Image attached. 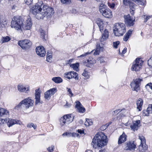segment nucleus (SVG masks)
Segmentation results:
<instances>
[{
  "label": "nucleus",
  "instance_id": "obj_1",
  "mask_svg": "<svg viewBox=\"0 0 152 152\" xmlns=\"http://www.w3.org/2000/svg\"><path fill=\"white\" fill-rule=\"evenodd\" d=\"M30 11L34 15H35L36 18L38 19H43L44 17H50L51 15L54 13V10L52 7H49L47 5H44L42 8L38 3L36 4L34 6L31 8Z\"/></svg>",
  "mask_w": 152,
  "mask_h": 152
},
{
  "label": "nucleus",
  "instance_id": "obj_2",
  "mask_svg": "<svg viewBox=\"0 0 152 152\" xmlns=\"http://www.w3.org/2000/svg\"><path fill=\"white\" fill-rule=\"evenodd\" d=\"M108 142L107 136L103 133L98 132L94 137L91 143L93 148L102 147L106 145Z\"/></svg>",
  "mask_w": 152,
  "mask_h": 152
},
{
  "label": "nucleus",
  "instance_id": "obj_3",
  "mask_svg": "<svg viewBox=\"0 0 152 152\" xmlns=\"http://www.w3.org/2000/svg\"><path fill=\"white\" fill-rule=\"evenodd\" d=\"M113 31L115 36H122L126 31V26L123 23H116L114 25Z\"/></svg>",
  "mask_w": 152,
  "mask_h": 152
},
{
  "label": "nucleus",
  "instance_id": "obj_4",
  "mask_svg": "<svg viewBox=\"0 0 152 152\" xmlns=\"http://www.w3.org/2000/svg\"><path fill=\"white\" fill-rule=\"evenodd\" d=\"M24 21V19L20 16L14 17L11 22V28L17 30L21 29Z\"/></svg>",
  "mask_w": 152,
  "mask_h": 152
},
{
  "label": "nucleus",
  "instance_id": "obj_5",
  "mask_svg": "<svg viewBox=\"0 0 152 152\" xmlns=\"http://www.w3.org/2000/svg\"><path fill=\"white\" fill-rule=\"evenodd\" d=\"M34 101L29 97L27 98L20 102L15 107V109L18 110L21 108H24L26 109L28 108L33 106Z\"/></svg>",
  "mask_w": 152,
  "mask_h": 152
},
{
  "label": "nucleus",
  "instance_id": "obj_6",
  "mask_svg": "<svg viewBox=\"0 0 152 152\" xmlns=\"http://www.w3.org/2000/svg\"><path fill=\"white\" fill-rule=\"evenodd\" d=\"M99 10L102 15L106 18H110L112 17L111 10L102 2L99 4Z\"/></svg>",
  "mask_w": 152,
  "mask_h": 152
},
{
  "label": "nucleus",
  "instance_id": "obj_7",
  "mask_svg": "<svg viewBox=\"0 0 152 152\" xmlns=\"http://www.w3.org/2000/svg\"><path fill=\"white\" fill-rule=\"evenodd\" d=\"M18 44L22 49L27 50L31 47L32 44L29 40L25 39L19 41Z\"/></svg>",
  "mask_w": 152,
  "mask_h": 152
},
{
  "label": "nucleus",
  "instance_id": "obj_8",
  "mask_svg": "<svg viewBox=\"0 0 152 152\" xmlns=\"http://www.w3.org/2000/svg\"><path fill=\"white\" fill-rule=\"evenodd\" d=\"M143 63V61L141 58H137L132 66L131 69L133 71H139L141 69Z\"/></svg>",
  "mask_w": 152,
  "mask_h": 152
},
{
  "label": "nucleus",
  "instance_id": "obj_9",
  "mask_svg": "<svg viewBox=\"0 0 152 152\" xmlns=\"http://www.w3.org/2000/svg\"><path fill=\"white\" fill-rule=\"evenodd\" d=\"M139 138L141 141L140 145L139 146V151L140 152H145L148 149L147 145L145 143V139L144 137L141 135H139Z\"/></svg>",
  "mask_w": 152,
  "mask_h": 152
},
{
  "label": "nucleus",
  "instance_id": "obj_10",
  "mask_svg": "<svg viewBox=\"0 0 152 152\" xmlns=\"http://www.w3.org/2000/svg\"><path fill=\"white\" fill-rule=\"evenodd\" d=\"M73 120V118L69 115H64L61 117L60 120V124L61 126L64 125L68 124L71 123Z\"/></svg>",
  "mask_w": 152,
  "mask_h": 152
},
{
  "label": "nucleus",
  "instance_id": "obj_11",
  "mask_svg": "<svg viewBox=\"0 0 152 152\" xmlns=\"http://www.w3.org/2000/svg\"><path fill=\"white\" fill-rule=\"evenodd\" d=\"M123 2V4L126 6L129 5L130 9V12L132 15H134L137 5L131 1V0H124Z\"/></svg>",
  "mask_w": 152,
  "mask_h": 152
},
{
  "label": "nucleus",
  "instance_id": "obj_12",
  "mask_svg": "<svg viewBox=\"0 0 152 152\" xmlns=\"http://www.w3.org/2000/svg\"><path fill=\"white\" fill-rule=\"evenodd\" d=\"M142 80L140 78L136 79L133 82H131L130 84L133 91L137 92L140 89V83Z\"/></svg>",
  "mask_w": 152,
  "mask_h": 152
},
{
  "label": "nucleus",
  "instance_id": "obj_13",
  "mask_svg": "<svg viewBox=\"0 0 152 152\" xmlns=\"http://www.w3.org/2000/svg\"><path fill=\"white\" fill-rule=\"evenodd\" d=\"M124 18L126 24L129 26H133L134 24V22L135 21V19H133L129 14L125 15Z\"/></svg>",
  "mask_w": 152,
  "mask_h": 152
},
{
  "label": "nucleus",
  "instance_id": "obj_14",
  "mask_svg": "<svg viewBox=\"0 0 152 152\" xmlns=\"http://www.w3.org/2000/svg\"><path fill=\"white\" fill-rule=\"evenodd\" d=\"M134 141L127 142L126 144L125 149L126 150L132 151L134 150L136 145L134 143Z\"/></svg>",
  "mask_w": 152,
  "mask_h": 152
},
{
  "label": "nucleus",
  "instance_id": "obj_15",
  "mask_svg": "<svg viewBox=\"0 0 152 152\" xmlns=\"http://www.w3.org/2000/svg\"><path fill=\"white\" fill-rule=\"evenodd\" d=\"M37 54L41 57L44 56L46 54V51H45L44 48L42 46H39L37 47L36 49Z\"/></svg>",
  "mask_w": 152,
  "mask_h": 152
},
{
  "label": "nucleus",
  "instance_id": "obj_16",
  "mask_svg": "<svg viewBox=\"0 0 152 152\" xmlns=\"http://www.w3.org/2000/svg\"><path fill=\"white\" fill-rule=\"evenodd\" d=\"M32 25L31 19L30 18H28L26 20L25 23L23 24L22 25V28L25 30H29L30 29Z\"/></svg>",
  "mask_w": 152,
  "mask_h": 152
},
{
  "label": "nucleus",
  "instance_id": "obj_17",
  "mask_svg": "<svg viewBox=\"0 0 152 152\" xmlns=\"http://www.w3.org/2000/svg\"><path fill=\"white\" fill-rule=\"evenodd\" d=\"M7 120V123L8 126L9 127L15 124L20 125L21 124V122L20 121L17 119H12L9 118Z\"/></svg>",
  "mask_w": 152,
  "mask_h": 152
},
{
  "label": "nucleus",
  "instance_id": "obj_18",
  "mask_svg": "<svg viewBox=\"0 0 152 152\" xmlns=\"http://www.w3.org/2000/svg\"><path fill=\"white\" fill-rule=\"evenodd\" d=\"M76 107L77 108V111L78 112L82 113H83L85 111V109L83 107L80 102L77 101L76 102Z\"/></svg>",
  "mask_w": 152,
  "mask_h": 152
},
{
  "label": "nucleus",
  "instance_id": "obj_19",
  "mask_svg": "<svg viewBox=\"0 0 152 152\" xmlns=\"http://www.w3.org/2000/svg\"><path fill=\"white\" fill-rule=\"evenodd\" d=\"M140 120L134 121L132 124H131L130 126L131 129L134 131L137 130L139 127L140 126Z\"/></svg>",
  "mask_w": 152,
  "mask_h": 152
},
{
  "label": "nucleus",
  "instance_id": "obj_20",
  "mask_svg": "<svg viewBox=\"0 0 152 152\" xmlns=\"http://www.w3.org/2000/svg\"><path fill=\"white\" fill-rule=\"evenodd\" d=\"M40 93L39 89H37L35 90V104H37L39 103H40Z\"/></svg>",
  "mask_w": 152,
  "mask_h": 152
},
{
  "label": "nucleus",
  "instance_id": "obj_21",
  "mask_svg": "<svg viewBox=\"0 0 152 152\" xmlns=\"http://www.w3.org/2000/svg\"><path fill=\"white\" fill-rule=\"evenodd\" d=\"M126 138L127 136L124 133H123L118 139V144L119 145L125 142L126 140Z\"/></svg>",
  "mask_w": 152,
  "mask_h": 152
},
{
  "label": "nucleus",
  "instance_id": "obj_22",
  "mask_svg": "<svg viewBox=\"0 0 152 152\" xmlns=\"http://www.w3.org/2000/svg\"><path fill=\"white\" fill-rule=\"evenodd\" d=\"M109 33L106 29H105L102 33V37L100 39V41L102 42L106 39L108 37Z\"/></svg>",
  "mask_w": 152,
  "mask_h": 152
},
{
  "label": "nucleus",
  "instance_id": "obj_23",
  "mask_svg": "<svg viewBox=\"0 0 152 152\" xmlns=\"http://www.w3.org/2000/svg\"><path fill=\"white\" fill-rule=\"evenodd\" d=\"M18 90L21 92L25 91L26 93H28V91H29V88H26L24 86L22 85H18Z\"/></svg>",
  "mask_w": 152,
  "mask_h": 152
},
{
  "label": "nucleus",
  "instance_id": "obj_24",
  "mask_svg": "<svg viewBox=\"0 0 152 152\" xmlns=\"http://www.w3.org/2000/svg\"><path fill=\"white\" fill-rule=\"evenodd\" d=\"M63 136H66L67 137H75L77 136V137H79L80 136V135L77 133L75 132H72L71 133V132H65L64 133L62 134Z\"/></svg>",
  "mask_w": 152,
  "mask_h": 152
},
{
  "label": "nucleus",
  "instance_id": "obj_25",
  "mask_svg": "<svg viewBox=\"0 0 152 152\" xmlns=\"http://www.w3.org/2000/svg\"><path fill=\"white\" fill-rule=\"evenodd\" d=\"M96 62V61L95 59L92 57H90L87 60V64H86V66L91 67L93 64L95 63Z\"/></svg>",
  "mask_w": 152,
  "mask_h": 152
},
{
  "label": "nucleus",
  "instance_id": "obj_26",
  "mask_svg": "<svg viewBox=\"0 0 152 152\" xmlns=\"http://www.w3.org/2000/svg\"><path fill=\"white\" fill-rule=\"evenodd\" d=\"M96 23L98 25L100 31L103 30V23L102 19L100 18L97 19L96 20Z\"/></svg>",
  "mask_w": 152,
  "mask_h": 152
},
{
  "label": "nucleus",
  "instance_id": "obj_27",
  "mask_svg": "<svg viewBox=\"0 0 152 152\" xmlns=\"http://www.w3.org/2000/svg\"><path fill=\"white\" fill-rule=\"evenodd\" d=\"M132 31V29H130L126 33V34L124 36L123 38V40L124 41H127L128 40V39L129 37L130 36H131Z\"/></svg>",
  "mask_w": 152,
  "mask_h": 152
},
{
  "label": "nucleus",
  "instance_id": "obj_28",
  "mask_svg": "<svg viewBox=\"0 0 152 152\" xmlns=\"http://www.w3.org/2000/svg\"><path fill=\"white\" fill-rule=\"evenodd\" d=\"M143 102L141 99H139L137 101V108L138 109L139 111H140L142 110V106L143 104Z\"/></svg>",
  "mask_w": 152,
  "mask_h": 152
},
{
  "label": "nucleus",
  "instance_id": "obj_29",
  "mask_svg": "<svg viewBox=\"0 0 152 152\" xmlns=\"http://www.w3.org/2000/svg\"><path fill=\"white\" fill-rule=\"evenodd\" d=\"M9 111L5 109L0 107V117L4 115L9 114Z\"/></svg>",
  "mask_w": 152,
  "mask_h": 152
},
{
  "label": "nucleus",
  "instance_id": "obj_30",
  "mask_svg": "<svg viewBox=\"0 0 152 152\" xmlns=\"http://www.w3.org/2000/svg\"><path fill=\"white\" fill-rule=\"evenodd\" d=\"M52 80L57 83H59L62 82V80L60 77H55L52 78Z\"/></svg>",
  "mask_w": 152,
  "mask_h": 152
},
{
  "label": "nucleus",
  "instance_id": "obj_31",
  "mask_svg": "<svg viewBox=\"0 0 152 152\" xmlns=\"http://www.w3.org/2000/svg\"><path fill=\"white\" fill-rule=\"evenodd\" d=\"M70 66L74 70L76 71H78L79 70L78 67L79 64L78 63L72 64L70 65Z\"/></svg>",
  "mask_w": 152,
  "mask_h": 152
},
{
  "label": "nucleus",
  "instance_id": "obj_32",
  "mask_svg": "<svg viewBox=\"0 0 152 152\" xmlns=\"http://www.w3.org/2000/svg\"><path fill=\"white\" fill-rule=\"evenodd\" d=\"M10 39L11 38L9 36H7L5 37H2L1 39V42L2 43H3L9 41Z\"/></svg>",
  "mask_w": 152,
  "mask_h": 152
},
{
  "label": "nucleus",
  "instance_id": "obj_33",
  "mask_svg": "<svg viewBox=\"0 0 152 152\" xmlns=\"http://www.w3.org/2000/svg\"><path fill=\"white\" fill-rule=\"evenodd\" d=\"M71 73L72 74L71 78H74L76 80H78V79L77 73L73 71H71Z\"/></svg>",
  "mask_w": 152,
  "mask_h": 152
},
{
  "label": "nucleus",
  "instance_id": "obj_34",
  "mask_svg": "<svg viewBox=\"0 0 152 152\" xmlns=\"http://www.w3.org/2000/svg\"><path fill=\"white\" fill-rule=\"evenodd\" d=\"M52 59V54L47 52V61L48 62H51Z\"/></svg>",
  "mask_w": 152,
  "mask_h": 152
},
{
  "label": "nucleus",
  "instance_id": "obj_35",
  "mask_svg": "<svg viewBox=\"0 0 152 152\" xmlns=\"http://www.w3.org/2000/svg\"><path fill=\"white\" fill-rule=\"evenodd\" d=\"M152 15H142V17L144 19V22H146L150 18H151Z\"/></svg>",
  "mask_w": 152,
  "mask_h": 152
},
{
  "label": "nucleus",
  "instance_id": "obj_36",
  "mask_svg": "<svg viewBox=\"0 0 152 152\" xmlns=\"http://www.w3.org/2000/svg\"><path fill=\"white\" fill-rule=\"evenodd\" d=\"M52 95L50 94L49 91H48L45 93V98L47 99H50Z\"/></svg>",
  "mask_w": 152,
  "mask_h": 152
},
{
  "label": "nucleus",
  "instance_id": "obj_37",
  "mask_svg": "<svg viewBox=\"0 0 152 152\" xmlns=\"http://www.w3.org/2000/svg\"><path fill=\"white\" fill-rule=\"evenodd\" d=\"M37 0H24L25 3L28 5H30L32 4L35 1Z\"/></svg>",
  "mask_w": 152,
  "mask_h": 152
},
{
  "label": "nucleus",
  "instance_id": "obj_38",
  "mask_svg": "<svg viewBox=\"0 0 152 152\" xmlns=\"http://www.w3.org/2000/svg\"><path fill=\"white\" fill-rule=\"evenodd\" d=\"M150 109H148V107L147 108L146 110H145L143 111V114L144 115L148 116L149 115V114L152 113H150Z\"/></svg>",
  "mask_w": 152,
  "mask_h": 152
},
{
  "label": "nucleus",
  "instance_id": "obj_39",
  "mask_svg": "<svg viewBox=\"0 0 152 152\" xmlns=\"http://www.w3.org/2000/svg\"><path fill=\"white\" fill-rule=\"evenodd\" d=\"M71 72L65 73L64 74V76L65 77L69 79H71Z\"/></svg>",
  "mask_w": 152,
  "mask_h": 152
},
{
  "label": "nucleus",
  "instance_id": "obj_40",
  "mask_svg": "<svg viewBox=\"0 0 152 152\" xmlns=\"http://www.w3.org/2000/svg\"><path fill=\"white\" fill-rule=\"evenodd\" d=\"M48 91H49L50 94L52 95L54 94L57 91V90L56 88H55L51 89Z\"/></svg>",
  "mask_w": 152,
  "mask_h": 152
},
{
  "label": "nucleus",
  "instance_id": "obj_41",
  "mask_svg": "<svg viewBox=\"0 0 152 152\" xmlns=\"http://www.w3.org/2000/svg\"><path fill=\"white\" fill-rule=\"evenodd\" d=\"M6 25V21H3L2 20L0 19V28H3Z\"/></svg>",
  "mask_w": 152,
  "mask_h": 152
},
{
  "label": "nucleus",
  "instance_id": "obj_42",
  "mask_svg": "<svg viewBox=\"0 0 152 152\" xmlns=\"http://www.w3.org/2000/svg\"><path fill=\"white\" fill-rule=\"evenodd\" d=\"M60 1L64 4H68L71 2V0H60Z\"/></svg>",
  "mask_w": 152,
  "mask_h": 152
},
{
  "label": "nucleus",
  "instance_id": "obj_43",
  "mask_svg": "<svg viewBox=\"0 0 152 152\" xmlns=\"http://www.w3.org/2000/svg\"><path fill=\"white\" fill-rule=\"evenodd\" d=\"M132 1L135 2L136 3L142 5H144L145 4L144 2L141 0H132Z\"/></svg>",
  "mask_w": 152,
  "mask_h": 152
},
{
  "label": "nucleus",
  "instance_id": "obj_44",
  "mask_svg": "<svg viewBox=\"0 0 152 152\" xmlns=\"http://www.w3.org/2000/svg\"><path fill=\"white\" fill-rule=\"evenodd\" d=\"M101 48H101L100 47L99 48H97L94 53V55H99L100 53V49Z\"/></svg>",
  "mask_w": 152,
  "mask_h": 152
},
{
  "label": "nucleus",
  "instance_id": "obj_45",
  "mask_svg": "<svg viewBox=\"0 0 152 152\" xmlns=\"http://www.w3.org/2000/svg\"><path fill=\"white\" fill-rule=\"evenodd\" d=\"M148 64L149 66L152 67V56L148 60Z\"/></svg>",
  "mask_w": 152,
  "mask_h": 152
},
{
  "label": "nucleus",
  "instance_id": "obj_46",
  "mask_svg": "<svg viewBox=\"0 0 152 152\" xmlns=\"http://www.w3.org/2000/svg\"><path fill=\"white\" fill-rule=\"evenodd\" d=\"M109 124H107L104 125H102L100 127V129L102 131H104L106 129L108 126H109Z\"/></svg>",
  "mask_w": 152,
  "mask_h": 152
},
{
  "label": "nucleus",
  "instance_id": "obj_47",
  "mask_svg": "<svg viewBox=\"0 0 152 152\" xmlns=\"http://www.w3.org/2000/svg\"><path fill=\"white\" fill-rule=\"evenodd\" d=\"M120 42L119 41H117L113 42V47L115 48H117Z\"/></svg>",
  "mask_w": 152,
  "mask_h": 152
},
{
  "label": "nucleus",
  "instance_id": "obj_48",
  "mask_svg": "<svg viewBox=\"0 0 152 152\" xmlns=\"http://www.w3.org/2000/svg\"><path fill=\"white\" fill-rule=\"evenodd\" d=\"M108 6L111 9H114L115 6V4L114 3H108Z\"/></svg>",
  "mask_w": 152,
  "mask_h": 152
},
{
  "label": "nucleus",
  "instance_id": "obj_49",
  "mask_svg": "<svg viewBox=\"0 0 152 152\" xmlns=\"http://www.w3.org/2000/svg\"><path fill=\"white\" fill-rule=\"evenodd\" d=\"M98 60L100 63H104L105 62V59L103 57L99 58H98Z\"/></svg>",
  "mask_w": 152,
  "mask_h": 152
},
{
  "label": "nucleus",
  "instance_id": "obj_50",
  "mask_svg": "<svg viewBox=\"0 0 152 152\" xmlns=\"http://www.w3.org/2000/svg\"><path fill=\"white\" fill-rule=\"evenodd\" d=\"M122 111V110L121 109H118L115 111H113L114 113L113 114L116 115L118 114L121 111Z\"/></svg>",
  "mask_w": 152,
  "mask_h": 152
},
{
  "label": "nucleus",
  "instance_id": "obj_51",
  "mask_svg": "<svg viewBox=\"0 0 152 152\" xmlns=\"http://www.w3.org/2000/svg\"><path fill=\"white\" fill-rule=\"evenodd\" d=\"M7 119H4L0 118V125L4 124L5 122L7 123Z\"/></svg>",
  "mask_w": 152,
  "mask_h": 152
},
{
  "label": "nucleus",
  "instance_id": "obj_52",
  "mask_svg": "<svg viewBox=\"0 0 152 152\" xmlns=\"http://www.w3.org/2000/svg\"><path fill=\"white\" fill-rule=\"evenodd\" d=\"M54 149V146L53 145H52L50 147H49L48 148V151L50 152L53 151Z\"/></svg>",
  "mask_w": 152,
  "mask_h": 152
},
{
  "label": "nucleus",
  "instance_id": "obj_53",
  "mask_svg": "<svg viewBox=\"0 0 152 152\" xmlns=\"http://www.w3.org/2000/svg\"><path fill=\"white\" fill-rule=\"evenodd\" d=\"M67 91L69 93V94H70L71 96H73V94L72 92V91L70 88H66Z\"/></svg>",
  "mask_w": 152,
  "mask_h": 152
},
{
  "label": "nucleus",
  "instance_id": "obj_54",
  "mask_svg": "<svg viewBox=\"0 0 152 152\" xmlns=\"http://www.w3.org/2000/svg\"><path fill=\"white\" fill-rule=\"evenodd\" d=\"M148 87H149V88H151L152 90V83H149L147 84L145 86V87L146 88H147Z\"/></svg>",
  "mask_w": 152,
  "mask_h": 152
},
{
  "label": "nucleus",
  "instance_id": "obj_55",
  "mask_svg": "<svg viewBox=\"0 0 152 152\" xmlns=\"http://www.w3.org/2000/svg\"><path fill=\"white\" fill-rule=\"evenodd\" d=\"M87 121L88 122V126L92 125L93 124V122L91 120L87 119Z\"/></svg>",
  "mask_w": 152,
  "mask_h": 152
},
{
  "label": "nucleus",
  "instance_id": "obj_56",
  "mask_svg": "<svg viewBox=\"0 0 152 152\" xmlns=\"http://www.w3.org/2000/svg\"><path fill=\"white\" fill-rule=\"evenodd\" d=\"M148 109H150V113H152V104H150L148 105Z\"/></svg>",
  "mask_w": 152,
  "mask_h": 152
},
{
  "label": "nucleus",
  "instance_id": "obj_57",
  "mask_svg": "<svg viewBox=\"0 0 152 152\" xmlns=\"http://www.w3.org/2000/svg\"><path fill=\"white\" fill-rule=\"evenodd\" d=\"M45 34L44 33V31H42V32H41V37L42 39L44 38Z\"/></svg>",
  "mask_w": 152,
  "mask_h": 152
},
{
  "label": "nucleus",
  "instance_id": "obj_58",
  "mask_svg": "<svg viewBox=\"0 0 152 152\" xmlns=\"http://www.w3.org/2000/svg\"><path fill=\"white\" fill-rule=\"evenodd\" d=\"M126 50L127 48L126 47L124 48L122 51V54H124L126 52Z\"/></svg>",
  "mask_w": 152,
  "mask_h": 152
},
{
  "label": "nucleus",
  "instance_id": "obj_59",
  "mask_svg": "<svg viewBox=\"0 0 152 152\" xmlns=\"http://www.w3.org/2000/svg\"><path fill=\"white\" fill-rule=\"evenodd\" d=\"M78 133L80 134H82L84 133V132L83 130H81L80 129H78Z\"/></svg>",
  "mask_w": 152,
  "mask_h": 152
},
{
  "label": "nucleus",
  "instance_id": "obj_60",
  "mask_svg": "<svg viewBox=\"0 0 152 152\" xmlns=\"http://www.w3.org/2000/svg\"><path fill=\"white\" fill-rule=\"evenodd\" d=\"M89 53H85V54H82V55H81V56H80V57H84L86 56L87 55L89 54Z\"/></svg>",
  "mask_w": 152,
  "mask_h": 152
},
{
  "label": "nucleus",
  "instance_id": "obj_61",
  "mask_svg": "<svg viewBox=\"0 0 152 152\" xmlns=\"http://www.w3.org/2000/svg\"><path fill=\"white\" fill-rule=\"evenodd\" d=\"M31 124H33L32 123H31L29 124H28L27 125V127L31 128L32 127V125H31Z\"/></svg>",
  "mask_w": 152,
  "mask_h": 152
},
{
  "label": "nucleus",
  "instance_id": "obj_62",
  "mask_svg": "<svg viewBox=\"0 0 152 152\" xmlns=\"http://www.w3.org/2000/svg\"><path fill=\"white\" fill-rule=\"evenodd\" d=\"M88 122L87 121V119H86V121L85 122L84 124L86 126H88Z\"/></svg>",
  "mask_w": 152,
  "mask_h": 152
},
{
  "label": "nucleus",
  "instance_id": "obj_63",
  "mask_svg": "<svg viewBox=\"0 0 152 152\" xmlns=\"http://www.w3.org/2000/svg\"><path fill=\"white\" fill-rule=\"evenodd\" d=\"M82 75L84 76H86L87 74L86 71H84L83 73L82 74Z\"/></svg>",
  "mask_w": 152,
  "mask_h": 152
},
{
  "label": "nucleus",
  "instance_id": "obj_64",
  "mask_svg": "<svg viewBox=\"0 0 152 152\" xmlns=\"http://www.w3.org/2000/svg\"><path fill=\"white\" fill-rule=\"evenodd\" d=\"M31 125H32V127H33L34 129H35L37 126L36 125H34V124H31Z\"/></svg>",
  "mask_w": 152,
  "mask_h": 152
}]
</instances>
